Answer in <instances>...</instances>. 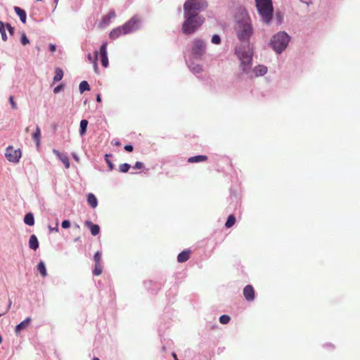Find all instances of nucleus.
Returning <instances> with one entry per match:
<instances>
[{
  "label": "nucleus",
  "instance_id": "obj_1",
  "mask_svg": "<svg viewBox=\"0 0 360 360\" xmlns=\"http://www.w3.org/2000/svg\"><path fill=\"white\" fill-rule=\"evenodd\" d=\"M238 39L245 44H249V40L253 33L250 18L245 11L240 13V18L237 20L235 27Z\"/></svg>",
  "mask_w": 360,
  "mask_h": 360
},
{
  "label": "nucleus",
  "instance_id": "obj_2",
  "mask_svg": "<svg viewBox=\"0 0 360 360\" xmlns=\"http://www.w3.org/2000/svg\"><path fill=\"white\" fill-rule=\"evenodd\" d=\"M140 22L141 20L137 15L133 16L123 25L114 28L110 32L109 37L111 39L114 40L122 35L134 32L139 28Z\"/></svg>",
  "mask_w": 360,
  "mask_h": 360
},
{
  "label": "nucleus",
  "instance_id": "obj_3",
  "mask_svg": "<svg viewBox=\"0 0 360 360\" xmlns=\"http://www.w3.org/2000/svg\"><path fill=\"white\" fill-rule=\"evenodd\" d=\"M185 21L182 25V32L185 34L194 33L204 22L200 16L184 15Z\"/></svg>",
  "mask_w": 360,
  "mask_h": 360
},
{
  "label": "nucleus",
  "instance_id": "obj_4",
  "mask_svg": "<svg viewBox=\"0 0 360 360\" xmlns=\"http://www.w3.org/2000/svg\"><path fill=\"white\" fill-rule=\"evenodd\" d=\"M207 6L205 0H186L184 5V15L200 16L199 13Z\"/></svg>",
  "mask_w": 360,
  "mask_h": 360
},
{
  "label": "nucleus",
  "instance_id": "obj_5",
  "mask_svg": "<svg viewBox=\"0 0 360 360\" xmlns=\"http://www.w3.org/2000/svg\"><path fill=\"white\" fill-rule=\"evenodd\" d=\"M258 13L266 22H269L273 15L271 0H255Z\"/></svg>",
  "mask_w": 360,
  "mask_h": 360
},
{
  "label": "nucleus",
  "instance_id": "obj_6",
  "mask_svg": "<svg viewBox=\"0 0 360 360\" xmlns=\"http://www.w3.org/2000/svg\"><path fill=\"white\" fill-rule=\"evenodd\" d=\"M289 41L290 37L287 33L280 32L272 37L271 45L276 52L280 53L286 48Z\"/></svg>",
  "mask_w": 360,
  "mask_h": 360
},
{
  "label": "nucleus",
  "instance_id": "obj_7",
  "mask_svg": "<svg viewBox=\"0 0 360 360\" xmlns=\"http://www.w3.org/2000/svg\"><path fill=\"white\" fill-rule=\"evenodd\" d=\"M236 53L241 61V68L245 72H248L252 61V53L248 46V50L243 51L240 47L236 49Z\"/></svg>",
  "mask_w": 360,
  "mask_h": 360
},
{
  "label": "nucleus",
  "instance_id": "obj_8",
  "mask_svg": "<svg viewBox=\"0 0 360 360\" xmlns=\"http://www.w3.org/2000/svg\"><path fill=\"white\" fill-rule=\"evenodd\" d=\"M22 156V152L20 148L15 149L13 146H9L6 148L5 157L7 160L12 163H18Z\"/></svg>",
  "mask_w": 360,
  "mask_h": 360
},
{
  "label": "nucleus",
  "instance_id": "obj_9",
  "mask_svg": "<svg viewBox=\"0 0 360 360\" xmlns=\"http://www.w3.org/2000/svg\"><path fill=\"white\" fill-rule=\"evenodd\" d=\"M206 46L205 42L199 39H195L193 41L191 46V53L195 58L202 57L205 53Z\"/></svg>",
  "mask_w": 360,
  "mask_h": 360
},
{
  "label": "nucleus",
  "instance_id": "obj_10",
  "mask_svg": "<svg viewBox=\"0 0 360 360\" xmlns=\"http://www.w3.org/2000/svg\"><path fill=\"white\" fill-rule=\"evenodd\" d=\"M107 46L108 43L106 41L103 42L100 47V56H101V64L104 68H107L108 65V58L107 56Z\"/></svg>",
  "mask_w": 360,
  "mask_h": 360
},
{
  "label": "nucleus",
  "instance_id": "obj_11",
  "mask_svg": "<svg viewBox=\"0 0 360 360\" xmlns=\"http://www.w3.org/2000/svg\"><path fill=\"white\" fill-rule=\"evenodd\" d=\"M243 295L245 298V300L248 302L253 301L255 300V289L251 285H247L243 288Z\"/></svg>",
  "mask_w": 360,
  "mask_h": 360
},
{
  "label": "nucleus",
  "instance_id": "obj_12",
  "mask_svg": "<svg viewBox=\"0 0 360 360\" xmlns=\"http://www.w3.org/2000/svg\"><path fill=\"white\" fill-rule=\"evenodd\" d=\"M84 225L88 227L91 231V233L93 236H96L100 232V227L97 224H94L93 222H91L89 220H86L84 221Z\"/></svg>",
  "mask_w": 360,
  "mask_h": 360
},
{
  "label": "nucleus",
  "instance_id": "obj_13",
  "mask_svg": "<svg viewBox=\"0 0 360 360\" xmlns=\"http://www.w3.org/2000/svg\"><path fill=\"white\" fill-rule=\"evenodd\" d=\"M53 152L61 160L67 169L70 167L69 158L66 154L61 153L56 149H54Z\"/></svg>",
  "mask_w": 360,
  "mask_h": 360
},
{
  "label": "nucleus",
  "instance_id": "obj_14",
  "mask_svg": "<svg viewBox=\"0 0 360 360\" xmlns=\"http://www.w3.org/2000/svg\"><path fill=\"white\" fill-rule=\"evenodd\" d=\"M191 250H185L180 252L177 256V261L179 263H183L186 261H188L191 256Z\"/></svg>",
  "mask_w": 360,
  "mask_h": 360
},
{
  "label": "nucleus",
  "instance_id": "obj_15",
  "mask_svg": "<svg viewBox=\"0 0 360 360\" xmlns=\"http://www.w3.org/2000/svg\"><path fill=\"white\" fill-rule=\"evenodd\" d=\"M116 16L115 11L112 10L108 12L107 15H105L102 20H101V25L103 27L108 25L110 22L111 19L114 18Z\"/></svg>",
  "mask_w": 360,
  "mask_h": 360
},
{
  "label": "nucleus",
  "instance_id": "obj_16",
  "mask_svg": "<svg viewBox=\"0 0 360 360\" xmlns=\"http://www.w3.org/2000/svg\"><path fill=\"white\" fill-rule=\"evenodd\" d=\"M31 318L27 317L25 320L22 321L15 327V333H18L21 330L26 328L31 322Z\"/></svg>",
  "mask_w": 360,
  "mask_h": 360
},
{
  "label": "nucleus",
  "instance_id": "obj_17",
  "mask_svg": "<svg viewBox=\"0 0 360 360\" xmlns=\"http://www.w3.org/2000/svg\"><path fill=\"white\" fill-rule=\"evenodd\" d=\"M14 10H15V12L16 13V14L19 16L21 22L22 23H25L26 19H27L26 12L23 9H22L18 6H15Z\"/></svg>",
  "mask_w": 360,
  "mask_h": 360
},
{
  "label": "nucleus",
  "instance_id": "obj_18",
  "mask_svg": "<svg viewBox=\"0 0 360 360\" xmlns=\"http://www.w3.org/2000/svg\"><path fill=\"white\" fill-rule=\"evenodd\" d=\"M208 159L207 155H196L193 157H191L188 159V162L189 163H195V162H205Z\"/></svg>",
  "mask_w": 360,
  "mask_h": 360
},
{
  "label": "nucleus",
  "instance_id": "obj_19",
  "mask_svg": "<svg viewBox=\"0 0 360 360\" xmlns=\"http://www.w3.org/2000/svg\"><path fill=\"white\" fill-rule=\"evenodd\" d=\"M29 247L30 249L36 250L39 248V242L35 235H32L29 240Z\"/></svg>",
  "mask_w": 360,
  "mask_h": 360
},
{
  "label": "nucleus",
  "instance_id": "obj_20",
  "mask_svg": "<svg viewBox=\"0 0 360 360\" xmlns=\"http://www.w3.org/2000/svg\"><path fill=\"white\" fill-rule=\"evenodd\" d=\"M87 202H88L89 205L93 208H95L98 205L97 199H96V196L92 193L88 194Z\"/></svg>",
  "mask_w": 360,
  "mask_h": 360
},
{
  "label": "nucleus",
  "instance_id": "obj_21",
  "mask_svg": "<svg viewBox=\"0 0 360 360\" xmlns=\"http://www.w3.org/2000/svg\"><path fill=\"white\" fill-rule=\"evenodd\" d=\"M254 72H255L256 76H262L266 73L267 68L264 65H258L255 68Z\"/></svg>",
  "mask_w": 360,
  "mask_h": 360
},
{
  "label": "nucleus",
  "instance_id": "obj_22",
  "mask_svg": "<svg viewBox=\"0 0 360 360\" xmlns=\"http://www.w3.org/2000/svg\"><path fill=\"white\" fill-rule=\"evenodd\" d=\"M63 77V71L60 68H56L55 69V75L53 77V82H58L60 81Z\"/></svg>",
  "mask_w": 360,
  "mask_h": 360
},
{
  "label": "nucleus",
  "instance_id": "obj_23",
  "mask_svg": "<svg viewBox=\"0 0 360 360\" xmlns=\"http://www.w3.org/2000/svg\"><path fill=\"white\" fill-rule=\"evenodd\" d=\"M24 222L28 226H33L34 224V219L32 213L30 212L26 214L24 218Z\"/></svg>",
  "mask_w": 360,
  "mask_h": 360
},
{
  "label": "nucleus",
  "instance_id": "obj_24",
  "mask_svg": "<svg viewBox=\"0 0 360 360\" xmlns=\"http://www.w3.org/2000/svg\"><path fill=\"white\" fill-rule=\"evenodd\" d=\"M37 270L43 277L46 276V269L44 262L41 261L37 265Z\"/></svg>",
  "mask_w": 360,
  "mask_h": 360
},
{
  "label": "nucleus",
  "instance_id": "obj_25",
  "mask_svg": "<svg viewBox=\"0 0 360 360\" xmlns=\"http://www.w3.org/2000/svg\"><path fill=\"white\" fill-rule=\"evenodd\" d=\"M235 223H236V217L233 214H231L229 216V217L227 219V221L225 224V226L227 229H229V228L232 227Z\"/></svg>",
  "mask_w": 360,
  "mask_h": 360
},
{
  "label": "nucleus",
  "instance_id": "obj_26",
  "mask_svg": "<svg viewBox=\"0 0 360 360\" xmlns=\"http://www.w3.org/2000/svg\"><path fill=\"white\" fill-rule=\"evenodd\" d=\"M79 89L80 93L82 94L85 91H89L90 90V86H89V84H88V82L86 81H82L79 84Z\"/></svg>",
  "mask_w": 360,
  "mask_h": 360
},
{
  "label": "nucleus",
  "instance_id": "obj_27",
  "mask_svg": "<svg viewBox=\"0 0 360 360\" xmlns=\"http://www.w3.org/2000/svg\"><path fill=\"white\" fill-rule=\"evenodd\" d=\"M6 26V25H5V24L2 21H0V33L1 34L2 40L4 41H6L8 39L6 33V30H5Z\"/></svg>",
  "mask_w": 360,
  "mask_h": 360
},
{
  "label": "nucleus",
  "instance_id": "obj_28",
  "mask_svg": "<svg viewBox=\"0 0 360 360\" xmlns=\"http://www.w3.org/2000/svg\"><path fill=\"white\" fill-rule=\"evenodd\" d=\"M41 131L39 127H37L35 132L32 135V138L36 141L37 146L39 145Z\"/></svg>",
  "mask_w": 360,
  "mask_h": 360
},
{
  "label": "nucleus",
  "instance_id": "obj_29",
  "mask_svg": "<svg viewBox=\"0 0 360 360\" xmlns=\"http://www.w3.org/2000/svg\"><path fill=\"white\" fill-rule=\"evenodd\" d=\"M87 125H88V121L86 120H82L80 122V134L81 135H84L86 133Z\"/></svg>",
  "mask_w": 360,
  "mask_h": 360
},
{
  "label": "nucleus",
  "instance_id": "obj_30",
  "mask_svg": "<svg viewBox=\"0 0 360 360\" xmlns=\"http://www.w3.org/2000/svg\"><path fill=\"white\" fill-rule=\"evenodd\" d=\"M102 265L101 264H95L94 269L93 270V274L94 276H99L102 273Z\"/></svg>",
  "mask_w": 360,
  "mask_h": 360
},
{
  "label": "nucleus",
  "instance_id": "obj_31",
  "mask_svg": "<svg viewBox=\"0 0 360 360\" xmlns=\"http://www.w3.org/2000/svg\"><path fill=\"white\" fill-rule=\"evenodd\" d=\"M130 165H129L128 163L121 164L119 166V171L123 173L127 172L130 169Z\"/></svg>",
  "mask_w": 360,
  "mask_h": 360
},
{
  "label": "nucleus",
  "instance_id": "obj_32",
  "mask_svg": "<svg viewBox=\"0 0 360 360\" xmlns=\"http://www.w3.org/2000/svg\"><path fill=\"white\" fill-rule=\"evenodd\" d=\"M112 155L111 154H106L105 155V160L108 165L109 169L112 171L114 169V165L112 162L110 160V158H112Z\"/></svg>",
  "mask_w": 360,
  "mask_h": 360
},
{
  "label": "nucleus",
  "instance_id": "obj_33",
  "mask_svg": "<svg viewBox=\"0 0 360 360\" xmlns=\"http://www.w3.org/2000/svg\"><path fill=\"white\" fill-rule=\"evenodd\" d=\"M230 321V317L228 315H222L219 317V322L221 324H227Z\"/></svg>",
  "mask_w": 360,
  "mask_h": 360
},
{
  "label": "nucleus",
  "instance_id": "obj_34",
  "mask_svg": "<svg viewBox=\"0 0 360 360\" xmlns=\"http://www.w3.org/2000/svg\"><path fill=\"white\" fill-rule=\"evenodd\" d=\"M95 56H94V59L93 60V64H94V70L95 71V72L98 73V63H97V60H98V51H96L94 53Z\"/></svg>",
  "mask_w": 360,
  "mask_h": 360
},
{
  "label": "nucleus",
  "instance_id": "obj_35",
  "mask_svg": "<svg viewBox=\"0 0 360 360\" xmlns=\"http://www.w3.org/2000/svg\"><path fill=\"white\" fill-rule=\"evenodd\" d=\"M20 42L23 46H25L30 43V40L27 37L26 34L25 33L22 34L21 38H20Z\"/></svg>",
  "mask_w": 360,
  "mask_h": 360
},
{
  "label": "nucleus",
  "instance_id": "obj_36",
  "mask_svg": "<svg viewBox=\"0 0 360 360\" xmlns=\"http://www.w3.org/2000/svg\"><path fill=\"white\" fill-rule=\"evenodd\" d=\"M94 259L95 264H101V254L99 252H96L94 255Z\"/></svg>",
  "mask_w": 360,
  "mask_h": 360
},
{
  "label": "nucleus",
  "instance_id": "obj_37",
  "mask_svg": "<svg viewBox=\"0 0 360 360\" xmlns=\"http://www.w3.org/2000/svg\"><path fill=\"white\" fill-rule=\"evenodd\" d=\"M212 42L214 44H219L221 42V38L217 34H214L212 37Z\"/></svg>",
  "mask_w": 360,
  "mask_h": 360
},
{
  "label": "nucleus",
  "instance_id": "obj_38",
  "mask_svg": "<svg viewBox=\"0 0 360 360\" xmlns=\"http://www.w3.org/2000/svg\"><path fill=\"white\" fill-rule=\"evenodd\" d=\"M9 101L11 103V107L13 109L17 108V103L14 101V97L13 96H11L9 97Z\"/></svg>",
  "mask_w": 360,
  "mask_h": 360
},
{
  "label": "nucleus",
  "instance_id": "obj_39",
  "mask_svg": "<svg viewBox=\"0 0 360 360\" xmlns=\"http://www.w3.org/2000/svg\"><path fill=\"white\" fill-rule=\"evenodd\" d=\"M143 164L141 162H136L134 165V166L133 167L134 169H141L143 168Z\"/></svg>",
  "mask_w": 360,
  "mask_h": 360
},
{
  "label": "nucleus",
  "instance_id": "obj_40",
  "mask_svg": "<svg viewBox=\"0 0 360 360\" xmlns=\"http://www.w3.org/2000/svg\"><path fill=\"white\" fill-rule=\"evenodd\" d=\"M63 89V84H60L59 85H58L56 87L54 88L53 89V92L55 94H58V92H60L62 89Z\"/></svg>",
  "mask_w": 360,
  "mask_h": 360
},
{
  "label": "nucleus",
  "instance_id": "obj_41",
  "mask_svg": "<svg viewBox=\"0 0 360 360\" xmlns=\"http://www.w3.org/2000/svg\"><path fill=\"white\" fill-rule=\"evenodd\" d=\"M62 227L63 229H68L70 227V222L68 221V220H64L63 222H62Z\"/></svg>",
  "mask_w": 360,
  "mask_h": 360
},
{
  "label": "nucleus",
  "instance_id": "obj_42",
  "mask_svg": "<svg viewBox=\"0 0 360 360\" xmlns=\"http://www.w3.org/2000/svg\"><path fill=\"white\" fill-rule=\"evenodd\" d=\"M6 27H7L10 34L11 35H13V34H14V28L10 24H6Z\"/></svg>",
  "mask_w": 360,
  "mask_h": 360
},
{
  "label": "nucleus",
  "instance_id": "obj_43",
  "mask_svg": "<svg viewBox=\"0 0 360 360\" xmlns=\"http://www.w3.org/2000/svg\"><path fill=\"white\" fill-rule=\"evenodd\" d=\"M49 49L51 52L53 53L56 50V45H54L53 44H50L49 46Z\"/></svg>",
  "mask_w": 360,
  "mask_h": 360
},
{
  "label": "nucleus",
  "instance_id": "obj_44",
  "mask_svg": "<svg viewBox=\"0 0 360 360\" xmlns=\"http://www.w3.org/2000/svg\"><path fill=\"white\" fill-rule=\"evenodd\" d=\"M133 146L131 145H126L124 146V150L128 151V152H132L133 151Z\"/></svg>",
  "mask_w": 360,
  "mask_h": 360
},
{
  "label": "nucleus",
  "instance_id": "obj_45",
  "mask_svg": "<svg viewBox=\"0 0 360 360\" xmlns=\"http://www.w3.org/2000/svg\"><path fill=\"white\" fill-rule=\"evenodd\" d=\"M88 58H89V60L90 61H91V62L93 63V60H94V57L93 58V57L91 56V54H89V55H88Z\"/></svg>",
  "mask_w": 360,
  "mask_h": 360
},
{
  "label": "nucleus",
  "instance_id": "obj_46",
  "mask_svg": "<svg viewBox=\"0 0 360 360\" xmlns=\"http://www.w3.org/2000/svg\"><path fill=\"white\" fill-rule=\"evenodd\" d=\"M96 101H97V102H101V98L100 94H98V95H97V96H96Z\"/></svg>",
  "mask_w": 360,
  "mask_h": 360
},
{
  "label": "nucleus",
  "instance_id": "obj_47",
  "mask_svg": "<svg viewBox=\"0 0 360 360\" xmlns=\"http://www.w3.org/2000/svg\"><path fill=\"white\" fill-rule=\"evenodd\" d=\"M172 356L174 357V360H179L175 353H172Z\"/></svg>",
  "mask_w": 360,
  "mask_h": 360
},
{
  "label": "nucleus",
  "instance_id": "obj_48",
  "mask_svg": "<svg viewBox=\"0 0 360 360\" xmlns=\"http://www.w3.org/2000/svg\"><path fill=\"white\" fill-rule=\"evenodd\" d=\"M197 68H198V70H197L198 72H201L202 70V68L200 66H198Z\"/></svg>",
  "mask_w": 360,
  "mask_h": 360
},
{
  "label": "nucleus",
  "instance_id": "obj_49",
  "mask_svg": "<svg viewBox=\"0 0 360 360\" xmlns=\"http://www.w3.org/2000/svg\"><path fill=\"white\" fill-rule=\"evenodd\" d=\"M75 228H76V229H79V228H80V226H79V225H78V224H75Z\"/></svg>",
  "mask_w": 360,
  "mask_h": 360
},
{
  "label": "nucleus",
  "instance_id": "obj_50",
  "mask_svg": "<svg viewBox=\"0 0 360 360\" xmlns=\"http://www.w3.org/2000/svg\"><path fill=\"white\" fill-rule=\"evenodd\" d=\"M79 240V238L78 237V238H76L75 239V241H78Z\"/></svg>",
  "mask_w": 360,
  "mask_h": 360
},
{
  "label": "nucleus",
  "instance_id": "obj_51",
  "mask_svg": "<svg viewBox=\"0 0 360 360\" xmlns=\"http://www.w3.org/2000/svg\"><path fill=\"white\" fill-rule=\"evenodd\" d=\"M93 360H100V359H99L98 358H97V357H94V358L93 359Z\"/></svg>",
  "mask_w": 360,
  "mask_h": 360
},
{
  "label": "nucleus",
  "instance_id": "obj_52",
  "mask_svg": "<svg viewBox=\"0 0 360 360\" xmlns=\"http://www.w3.org/2000/svg\"><path fill=\"white\" fill-rule=\"evenodd\" d=\"M51 230H56V231H58V228H56V229L52 228V229H51Z\"/></svg>",
  "mask_w": 360,
  "mask_h": 360
},
{
  "label": "nucleus",
  "instance_id": "obj_53",
  "mask_svg": "<svg viewBox=\"0 0 360 360\" xmlns=\"http://www.w3.org/2000/svg\"><path fill=\"white\" fill-rule=\"evenodd\" d=\"M1 342H2V338H1V336L0 335V344L1 343Z\"/></svg>",
  "mask_w": 360,
  "mask_h": 360
},
{
  "label": "nucleus",
  "instance_id": "obj_54",
  "mask_svg": "<svg viewBox=\"0 0 360 360\" xmlns=\"http://www.w3.org/2000/svg\"><path fill=\"white\" fill-rule=\"evenodd\" d=\"M73 157H74V158H75V159H76L77 160H78L76 155H73Z\"/></svg>",
  "mask_w": 360,
  "mask_h": 360
},
{
  "label": "nucleus",
  "instance_id": "obj_55",
  "mask_svg": "<svg viewBox=\"0 0 360 360\" xmlns=\"http://www.w3.org/2000/svg\"><path fill=\"white\" fill-rule=\"evenodd\" d=\"M58 2V0H55V3L57 4Z\"/></svg>",
  "mask_w": 360,
  "mask_h": 360
},
{
  "label": "nucleus",
  "instance_id": "obj_56",
  "mask_svg": "<svg viewBox=\"0 0 360 360\" xmlns=\"http://www.w3.org/2000/svg\"><path fill=\"white\" fill-rule=\"evenodd\" d=\"M11 302H10V303H9L8 308L11 307Z\"/></svg>",
  "mask_w": 360,
  "mask_h": 360
}]
</instances>
